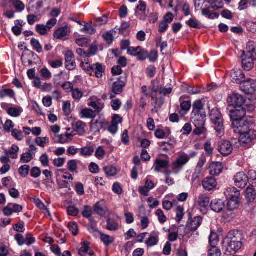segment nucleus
Masks as SVG:
<instances>
[{
  "label": "nucleus",
  "instance_id": "nucleus-1",
  "mask_svg": "<svg viewBox=\"0 0 256 256\" xmlns=\"http://www.w3.org/2000/svg\"><path fill=\"white\" fill-rule=\"evenodd\" d=\"M236 128L234 130L235 133L240 134V141L243 146L250 147L252 144L253 142L256 140V130L250 129L248 124L242 126L238 127L236 122L234 123Z\"/></svg>",
  "mask_w": 256,
  "mask_h": 256
},
{
  "label": "nucleus",
  "instance_id": "nucleus-2",
  "mask_svg": "<svg viewBox=\"0 0 256 256\" xmlns=\"http://www.w3.org/2000/svg\"><path fill=\"white\" fill-rule=\"evenodd\" d=\"M243 238V235L239 230H230L224 241L227 246L226 250L235 254L242 248Z\"/></svg>",
  "mask_w": 256,
  "mask_h": 256
},
{
  "label": "nucleus",
  "instance_id": "nucleus-3",
  "mask_svg": "<svg viewBox=\"0 0 256 256\" xmlns=\"http://www.w3.org/2000/svg\"><path fill=\"white\" fill-rule=\"evenodd\" d=\"M210 117L212 123L214 124L217 136L221 138L224 133V122L222 114L218 108L212 109Z\"/></svg>",
  "mask_w": 256,
  "mask_h": 256
},
{
  "label": "nucleus",
  "instance_id": "nucleus-4",
  "mask_svg": "<svg viewBox=\"0 0 256 256\" xmlns=\"http://www.w3.org/2000/svg\"><path fill=\"white\" fill-rule=\"evenodd\" d=\"M246 114V110L243 106L234 107L232 109L230 110L229 116L232 121V126L234 130L236 128V126L234 124L236 122L238 127L247 124L246 122L242 120Z\"/></svg>",
  "mask_w": 256,
  "mask_h": 256
},
{
  "label": "nucleus",
  "instance_id": "nucleus-5",
  "mask_svg": "<svg viewBox=\"0 0 256 256\" xmlns=\"http://www.w3.org/2000/svg\"><path fill=\"white\" fill-rule=\"evenodd\" d=\"M254 52V48L244 53L242 56V68L246 71H250L254 66V58L252 56V52Z\"/></svg>",
  "mask_w": 256,
  "mask_h": 256
},
{
  "label": "nucleus",
  "instance_id": "nucleus-6",
  "mask_svg": "<svg viewBox=\"0 0 256 256\" xmlns=\"http://www.w3.org/2000/svg\"><path fill=\"white\" fill-rule=\"evenodd\" d=\"M240 90L246 94H253L256 89V82L254 80L248 78L240 84Z\"/></svg>",
  "mask_w": 256,
  "mask_h": 256
},
{
  "label": "nucleus",
  "instance_id": "nucleus-7",
  "mask_svg": "<svg viewBox=\"0 0 256 256\" xmlns=\"http://www.w3.org/2000/svg\"><path fill=\"white\" fill-rule=\"evenodd\" d=\"M228 102L230 106L233 107L243 106L245 103L246 100L244 97L237 93H234L228 98Z\"/></svg>",
  "mask_w": 256,
  "mask_h": 256
},
{
  "label": "nucleus",
  "instance_id": "nucleus-8",
  "mask_svg": "<svg viewBox=\"0 0 256 256\" xmlns=\"http://www.w3.org/2000/svg\"><path fill=\"white\" fill-rule=\"evenodd\" d=\"M217 150L222 156H227L232 152L233 146L230 142L222 140L218 143Z\"/></svg>",
  "mask_w": 256,
  "mask_h": 256
},
{
  "label": "nucleus",
  "instance_id": "nucleus-9",
  "mask_svg": "<svg viewBox=\"0 0 256 256\" xmlns=\"http://www.w3.org/2000/svg\"><path fill=\"white\" fill-rule=\"evenodd\" d=\"M188 154H183L180 156L175 162L172 164V168L174 170L180 171L189 162Z\"/></svg>",
  "mask_w": 256,
  "mask_h": 256
},
{
  "label": "nucleus",
  "instance_id": "nucleus-10",
  "mask_svg": "<svg viewBox=\"0 0 256 256\" xmlns=\"http://www.w3.org/2000/svg\"><path fill=\"white\" fill-rule=\"evenodd\" d=\"M234 180L235 185L240 188H244L249 181L248 176L243 172L237 173Z\"/></svg>",
  "mask_w": 256,
  "mask_h": 256
},
{
  "label": "nucleus",
  "instance_id": "nucleus-11",
  "mask_svg": "<svg viewBox=\"0 0 256 256\" xmlns=\"http://www.w3.org/2000/svg\"><path fill=\"white\" fill-rule=\"evenodd\" d=\"M146 3L142 0L139 1L136 10V14L138 18L140 20H145L148 16L146 13Z\"/></svg>",
  "mask_w": 256,
  "mask_h": 256
},
{
  "label": "nucleus",
  "instance_id": "nucleus-12",
  "mask_svg": "<svg viewBox=\"0 0 256 256\" xmlns=\"http://www.w3.org/2000/svg\"><path fill=\"white\" fill-rule=\"evenodd\" d=\"M206 162V158L204 156H202L195 168L194 172L192 175V180L195 182L198 179L202 171V167Z\"/></svg>",
  "mask_w": 256,
  "mask_h": 256
},
{
  "label": "nucleus",
  "instance_id": "nucleus-13",
  "mask_svg": "<svg viewBox=\"0 0 256 256\" xmlns=\"http://www.w3.org/2000/svg\"><path fill=\"white\" fill-rule=\"evenodd\" d=\"M108 124V122L105 119L99 118L95 121H92L90 122V130L94 132H99L104 126Z\"/></svg>",
  "mask_w": 256,
  "mask_h": 256
},
{
  "label": "nucleus",
  "instance_id": "nucleus-14",
  "mask_svg": "<svg viewBox=\"0 0 256 256\" xmlns=\"http://www.w3.org/2000/svg\"><path fill=\"white\" fill-rule=\"evenodd\" d=\"M65 68L68 70H72L76 67L74 54L70 50H68L64 54Z\"/></svg>",
  "mask_w": 256,
  "mask_h": 256
},
{
  "label": "nucleus",
  "instance_id": "nucleus-15",
  "mask_svg": "<svg viewBox=\"0 0 256 256\" xmlns=\"http://www.w3.org/2000/svg\"><path fill=\"white\" fill-rule=\"evenodd\" d=\"M94 211L97 214L102 216L108 212V208L106 202L104 200H100L94 206Z\"/></svg>",
  "mask_w": 256,
  "mask_h": 256
},
{
  "label": "nucleus",
  "instance_id": "nucleus-16",
  "mask_svg": "<svg viewBox=\"0 0 256 256\" xmlns=\"http://www.w3.org/2000/svg\"><path fill=\"white\" fill-rule=\"evenodd\" d=\"M125 84L122 81L114 82L112 84V92L109 94L110 99H113L116 95L120 94Z\"/></svg>",
  "mask_w": 256,
  "mask_h": 256
},
{
  "label": "nucleus",
  "instance_id": "nucleus-17",
  "mask_svg": "<svg viewBox=\"0 0 256 256\" xmlns=\"http://www.w3.org/2000/svg\"><path fill=\"white\" fill-rule=\"evenodd\" d=\"M74 136V134L68 132L62 134H55L53 140L55 143L64 144L70 142Z\"/></svg>",
  "mask_w": 256,
  "mask_h": 256
},
{
  "label": "nucleus",
  "instance_id": "nucleus-18",
  "mask_svg": "<svg viewBox=\"0 0 256 256\" xmlns=\"http://www.w3.org/2000/svg\"><path fill=\"white\" fill-rule=\"evenodd\" d=\"M232 82L234 83L240 84L244 80L245 75L242 70L234 68L230 74Z\"/></svg>",
  "mask_w": 256,
  "mask_h": 256
},
{
  "label": "nucleus",
  "instance_id": "nucleus-19",
  "mask_svg": "<svg viewBox=\"0 0 256 256\" xmlns=\"http://www.w3.org/2000/svg\"><path fill=\"white\" fill-rule=\"evenodd\" d=\"M202 222V217L200 216H195L187 224L186 228L191 232H194L200 227Z\"/></svg>",
  "mask_w": 256,
  "mask_h": 256
},
{
  "label": "nucleus",
  "instance_id": "nucleus-20",
  "mask_svg": "<svg viewBox=\"0 0 256 256\" xmlns=\"http://www.w3.org/2000/svg\"><path fill=\"white\" fill-rule=\"evenodd\" d=\"M202 185L204 188L206 190L210 191L216 187L217 182L215 178L207 177L202 180Z\"/></svg>",
  "mask_w": 256,
  "mask_h": 256
},
{
  "label": "nucleus",
  "instance_id": "nucleus-21",
  "mask_svg": "<svg viewBox=\"0 0 256 256\" xmlns=\"http://www.w3.org/2000/svg\"><path fill=\"white\" fill-rule=\"evenodd\" d=\"M206 114H202L198 112L192 118V122L195 126H204L206 122Z\"/></svg>",
  "mask_w": 256,
  "mask_h": 256
},
{
  "label": "nucleus",
  "instance_id": "nucleus-22",
  "mask_svg": "<svg viewBox=\"0 0 256 256\" xmlns=\"http://www.w3.org/2000/svg\"><path fill=\"white\" fill-rule=\"evenodd\" d=\"M210 173L212 176H218L223 169L222 164L220 162H213L210 166Z\"/></svg>",
  "mask_w": 256,
  "mask_h": 256
},
{
  "label": "nucleus",
  "instance_id": "nucleus-23",
  "mask_svg": "<svg viewBox=\"0 0 256 256\" xmlns=\"http://www.w3.org/2000/svg\"><path fill=\"white\" fill-rule=\"evenodd\" d=\"M210 198L206 194H200L198 198L196 203L201 208V211H202V208L206 210L208 208L210 204Z\"/></svg>",
  "mask_w": 256,
  "mask_h": 256
},
{
  "label": "nucleus",
  "instance_id": "nucleus-24",
  "mask_svg": "<svg viewBox=\"0 0 256 256\" xmlns=\"http://www.w3.org/2000/svg\"><path fill=\"white\" fill-rule=\"evenodd\" d=\"M225 204L224 201L220 199H215L212 201L210 207L213 211L216 212H220L224 208Z\"/></svg>",
  "mask_w": 256,
  "mask_h": 256
},
{
  "label": "nucleus",
  "instance_id": "nucleus-25",
  "mask_svg": "<svg viewBox=\"0 0 256 256\" xmlns=\"http://www.w3.org/2000/svg\"><path fill=\"white\" fill-rule=\"evenodd\" d=\"M169 166V162L167 160L156 159L154 165V168L156 172H160L162 169H166Z\"/></svg>",
  "mask_w": 256,
  "mask_h": 256
},
{
  "label": "nucleus",
  "instance_id": "nucleus-26",
  "mask_svg": "<svg viewBox=\"0 0 256 256\" xmlns=\"http://www.w3.org/2000/svg\"><path fill=\"white\" fill-rule=\"evenodd\" d=\"M72 126L74 130L80 136H82L86 133V124L81 120L72 122Z\"/></svg>",
  "mask_w": 256,
  "mask_h": 256
},
{
  "label": "nucleus",
  "instance_id": "nucleus-27",
  "mask_svg": "<svg viewBox=\"0 0 256 256\" xmlns=\"http://www.w3.org/2000/svg\"><path fill=\"white\" fill-rule=\"evenodd\" d=\"M224 194L226 198H239L240 192L236 188L230 187L226 190Z\"/></svg>",
  "mask_w": 256,
  "mask_h": 256
},
{
  "label": "nucleus",
  "instance_id": "nucleus-28",
  "mask_svg": "<svg viewBox=\"0 0 256 256\" xmlns=\"http://www.w3.org/2000/svg\"><path fill=\"white\" fill-rule=\"evenodd\" d=\"M92 73L94 72L95 76L97 78H102L104 73L105 68L98 62L92 65Z\"/></svg>",
  "mask_w": 256,
  "mask_h": 256
},
{
  "label": "nucleus",
  "instance_id": "nucleus-29",
  "mask_svg": "<svg viewBox=\"0 0 256 256\" xmlns=\"http://www.w3.org/2000/svg\"><path fill=\"white\" fill-rule=\"evenodd\" d=\"M246 198L248 202H252L256 198V192L253 186H248L245 192Z\"/></svg>",
  "mask_w": 256,
  "mask_h": 256
},
{
  "label": "nucleus",
  "instance_id": "nucleus-30",
  "mask_svg": "<svg viewBox=\"0 0 256 256\" xmlns=\"http://www.w3.org/2000/svg\"><path fill=\"white\" fill-rule=\"evenodd\" d=\"M159 241V234L154 232L151 234L150 236L146 241V244L148 247H152L156 245Z\"/></svg>",
  "mask_w": 256,
  "mask_h": 256
},
{
  "label": "nucleus",
  "instance_id": "nucleus-31",
  "mask_svg": "<svg viewBox=\"0 0 256 256\" xmlns=\"http://www.w3.org/2000/svg\"><path fill=\"white\" fill-rule=\"evenodd\" d=\"M70 33L69 28L67 26L62 27L57 30L54 33V36L57 39H62L68 35Z\"/></svg>",
  "mask_w": 256,
  "mask_h": 256
},
{
  "label": "nucleus",
  "instance_id": "nucleus-32",
  "mask_svg": "<svg viewBox=\"0 0 256 256\" xmlns=\"http://www.w3.org/2000/svg\"><path fill=\"white\" fill-rule=\"evenodd\" d=\"M88 242H84L82 243V246L79 250L78 254L80 256H92L94 252L90 250Z\"/></svg>",
  "mask_w": 256,
  "mask_h": 256
},
{
  "label": "nucleus",
  "instance_id": "nucleus-33",
  "mask_svg": "<svg viewBox=\"0 0 256 256\" xmlns=\"http://www.w3.org/2000/svg\"><path fill=\"white\" fill-rule=\"evenodd\" d=\"M106 229L110 231H116L118 228V224L114 218H108L106 220Z\"/></svg>",
  "mask_w": 256,
  "mask_h": 256
},
{
  "label": "nucleus",
  "instance_id": "nucleus-34",
  "mask_svg": "<svg viewBox=\"0 0 256 256\" xmlns=\"http://www.w3.org/2000/svg\"><path fill=\"white\" fill-rule=\"evenodd\" d=\"M81 118H94L96 117L94 112L91 109L84 108L80 112Z\"/></svg>",
  "mask_w": 256,
  "mask_h": 256
},
{
  "label": "nucleus",
  "instance_id": "nucleus-35",
  "mask_svg": "<svg viewBox=\"0 0 256 256\" xmlns=\"http://www.w3.org/2000/svg\"><path fill=\"white\" fill-rule=\"evenodd\" d=\"M228 208L230 210H233L239 206V198H227Z\"/></svg>",
  "mask_w": 256,
  "mask_h": 256
},
{
  "label": "nucleus",
  "instance_id": "nucleus-36",
  "mask_svg": "<svg viewBox=\"0 0 256 256\" xmlns=\"http://www.w3.org/2000/svg\"><path fill=\"white\" fill-rule=\"evenodd\" d=\"M16 26L12 28V31L16 36H19L22 33V27L23 26V22L20 20H16L15 22Z\"/></svg>",
  "mask_w": 256,
  "mask_h": 256
},
{
  "label": "nucleus",
  "instance_id": "nucleus-37",
  "mask_svg": "<svg viewBox=\"0 0 256 256\" xmlns=\"http://www.w3.org/2000/svg\"><path fill=\"white\" fill-rule=\"evenodd\" d=\"M19 148L17 146L14 145L9 150L6 151V154L11 158L16 159L18 158V152Z\"/></svg>",
  "mask_w": 256,
  "mask_h": 256
},
{
  "label": "nucleus",
  "instance_id": "nucleus-38",
  "mask_svg": "<svg viewBox=\"0 0 256 256\" xmlns=\"http://www.w3.org/2000/svg\"><path fill=\"white\" fill-rule=\"evenodd\" d=\"M116 33L114 30H112L102 34V38L107 43L112 44L114 40V34Z\"/></svg>",
  "mask_w": 256,
  "mask_h": 256
},
{
  "label": "nucleus",
  "instance_id": "nucleus-39",
  "mask_svg": "<svg viewBox=\"0 0 256 256\" xmlns=\"http://www.w3.org/2000/svg\"><path fill=\"white\" fill-rule=\"evenodd\" d=\"M22 110L21 108H10L7 110L8 114L12 116L18 117L22 112Z\"/></svg>",
  "mask_w": 256,
  "mask_h": 256
},
{
  "label": "nucleus",
  "instance_id": "nucleus-40",
  "mask_svg": "<svg viewBox=\"0 0 256 256\" xmlns=\"http://www.w3.org/2000/svg\"><path fill=\"white\" fill-rule=\"evenodd\" d=\"M218 236L216 232H211L209 236V242L212 248H216V246L218 242Z\"/></svg>",
  "mask_w": 256,
  "mask_h": 256
},
{
  "label": "nucleus",
  "instance_id": "nucleus-41",
  "mask_svg": "<svg viewBox=\"0 0 256 256\" xmlns=\"http://www.w3.org/2000/svg\"><path fill=\"white\" fill-rule=\"evenodd\" d=\"M94 152V148L92 146H86L80 150V154L84 156H90Z\"/></svg>",
  "mask_w": 256,
  "mask_h": 256
},
{
  "label": "nucleus",
  "instance_id": "nucleus-42",
  "mask_svg": "<svg viewBox=\"0 0 256 256\" xmlns=\"http://www.w3.org/2000/svg\"><path fill=\"white\" fill-rule=\"evenodd\" d=\"M176 212V216L175 220L177 222H180L182 219L184 214V208L182 206H178L177 207Z\"/></svg>",
  "mask_w": 256,
  "mask_h": 256
},
{
  "label": "nucleus",
  "instance_id": "nucleus-43",
  "mask_svg": "<svg viewBox=\"0 0 256 256\" xmlns=\"http://www.w3.org/2000/svg\"><path fill=\"white\" fill-rule=\"evenodd\" d=\"M89 106L94 108L96 112H100L104 108V104L100 100L96 102H92L89 104Z\"/></svg>",
  "mask_w": 256,
  "mask_h": 256
},
{
  "label": "nucleus",
  "instance_id": "nucleus-44",
  "mask_svg": "<svg viewBox=\"0 0 256 256\" xmlns=\"http://www.w3.org/2000/svg\"><path fill=\"white\" fill-rule=\"evenodd\" d=\"M186 24L190 28H200L202 26L200 23L196 18H191Z\"/></svg>",
  "mask_w": 256,
  "mask_h": 256
},
{
  "label": "nucleus",
  "instance_id": "nucleus-45",
  "mask_svg": "<svg viewBox=\"0 0 256 256\" xmlns=\"http://www.w3.org/2000/svg\"><path fill=\"white\" fill-rule=\"evenodd\" d=\"M48 26L46 25L38 24L36 26V32L41 35H45L50 30Z\"/></svg>",
  "mask_w": 256,
  "mask_h": 256
},
{
  "label": "nucleus",
  "instance_id": "nucleus-46",
  "mask_svg": "<svg viewBox=\"0 0 256 256\" xmlns=\"http://www.w3.org/2000/svg\"><path fill=\"white\" fill-rule=\"evenodd\" d=\"M35 204L36 205V206L41 210H42V212L44 213L45 215H46L47 214L48 216H50V212L48 209L46 208V206L44 204L43 202L41 200H40L39 199H37L35 200Z\"/></svg>",
  "mask_w": 256,
  "mask_h": 256
},
{
  "label": "nucleus",
  "instance_id": "nucleus-47",
  "mask_svg": "<svg viewBox=\"0 0 256 256\" xmlns=\"http://www.w3.org/2000/svg\"><path fill=\"white\" fill-rule=\"evenodd\" d=\"M100 240L106 246L112 244L114 240V238L112 237L104 234H101Z\"/></svg>",
  "mask_w": 256,
  "mask_h": 256
},
{
  "label": "nucleus",
  "instance_id": "nucleus-48",
  "mask_svg": "<svg viewBox=\"0 0 256 256\" xmlns=\"http://www.w3.org/2000/svg\"><path fill=\"white\" fill-rule=\"evenodd\" d=\"M80 32H86L90 34H93L96 32V30L90 24L87 23L84 26L83 28L80 29Z\"/></svg>",
  "mask_w": 256,
  "mask_h": 256
},
{
  "label": "nucleus",
  "instance_id": "nucleus-49",
  "mask_svg": "<svg viewBox=\"0 0 256 256\" xmlns=\"http://www.w3.org/2000/svg\"><path fill=\"white\" fill-rule=\"evenodd\" d=\"M104 170L106 175L110 176H114L117 172L116 168L112 166H105Z\"/></svg>",
  "mask_w": 256,
  "mask_h": 256
},
{
  "label": "nucleus",
  "instance_id": "nucleus-50",
  "mask_svg": "<svg viewBox=\"0 0 256 256\" xmlns=\"http://www.w3.org/2000/svg\"><path fill=\"white\" fill-rule=\"evenodd\" d=\"M6 96H8L10 98H14V92L10 89H5L0 90V98H3Z\"/></svg>",
  "mask_w": 256,
  "mask_h": 256
},
{
  "label": "nucleus",
  "instance_id": "nucleus-51",
  "mask_svg": "<svg viewBox=\"0 0 256 256\" xmlns=\"http://www.w3.org/2000/svg\"><path fill=\"white\" fill-rule=\"evenodd\" d=\"M138 59L139 60H145L148 57V52L147 50L142 48L140 47L138 51V54H136Z\"/></svg>",
  "mask_w": 256,
  "mask_h": 256
},
{
  "label": "nucleus",
  "instance_id": "nucleus-52",
  "mask_svg": "<svg viewBox=\"0 0 256 256\" xmlns=\"http://www.w3.org/2000/svg\"><path fill=\"white\" fill-rule=\"evenodd\" d=\"M34 158L32 154L28 152L21 156L20 160L24 163L30 162Z\"/></svg>",
  "mask_w": 256,
  "mask_h": 256
},
{
  "label": "nucleus",
  "instance_id": "nucleus-53",
  "mask_svg": "<svg viewBox=\"0 0 256 256\" xmlns=\"http://www.w3.org/2000/svg\"><path fill=\"white\" fill-rule=\"evenodd\" d=\"M35 142L40 147L44 148V144L49 142V138L48 137H37L35 140Z\"/></svg>",
  "mask_w": 256,
  "mask_h": 256
},
{
  "label": "nucleus",
  "instance_id": "nucleus-54",
  "mask_svg": "<svg viewBox=\"0 0 256 256\" xmlns=\"http://www.w3.org/2000/svg\"><path fill=\"white\" fill-rule=\"evenodd\" d=\"M30 44L34 50H36L38 52L40 53L42 52V46L37 40L32 38Z\"/></svg>",
  "mask_w": 256,
  "mask_h": 256
},
{
  "label": "nucleus",
  "instance_id": "nucleus-55",
  "mask_svg": "<svg viewBox=\"0 0 256 256\" xmlns=\"http://www.w3.org/2000/svg\"><path fill=\"white\" fill-rule=\"evenodd\" d=\"M30 168V166L26 164L21 166L18 170L20 174L23 177L26 176L28 174Z\"/></svg>",
  "mask_w": 256,
  "mask_h": 256
},
{
  "label": "nucleus",
  "instance_id": "nucleus-56",
  "mask_svg": "<svg viewBox=\"0 0 256 256\" xmlns=\"http://www.w3.org/2000/svg\"><path fill=\"white\" fill-rule=\"evenodd\" d=\"M72 92V97L76 100H80L84 95V92L79 88L73 89Z\"/></svg>",
  "mask_w": 256,
  "mask_h": 256
},
{
  "label": "nucleus",
  "instance_id": "nucleus-57",
  "mask_svg": "<svg viewBox=\"0 0 256 256\" xmlns=\"http://www.w3.org/2000/svg\"><path fill=\"white\" fill-rule=\"evenodd\" d=\"M82 214L84 218H90L92 215V209L91 207L88 206H85Z\"/></svg>",
  "mask_w": 256,
  "mask_h": 256
},
{
  "label": "nucleus",
  "instance_id": "nucleus-58",
  "mask_svg": "<svg viewBox=\"0 0 256 256\" xmlns=\"http://www.w3.org/2000/svg\"><path fill=\"white\" fill-rule=\"evenodd\" d=\"M156 214L158 216V220L160 224H164L166 221V217L161 209L157 210Z\"/></svg>",
  "mask_w": 256,
  "mask_h": 256
},
{
  "label": "nucleus",
  "instance_id": "nucleus-59",
  "mask_svg": "<svg viewBox=\"0 0 256 256\" xmlns=\"http://www.w3.org/2000/svg\"><path fill=\"white\" fill-rule=\"evenodd\" d=\"M40 162L44 167L49 166V158L47 154H44L40 158Z\"/></svg>",
  "mask_w": 256,
  "mask_h": 256
},
{
  "label": "nucleus",
  "instance_id": "nucleus-60",
  "mask_svg": "<svg viewBox=\"0 0 256 256\" xmlns=\"http://www.w3.org/2000/svg\"><path fill=\"white\" fill-rule=\"evenodd\" d=\"M98 50V44L96 42H94L90 46L88 51L87 52V56L90 57L94 55Z\"/></svg>",
  "mask_w": 256,
  "mask_h": 256
},
{
  "label": "nucleus",
  "instance_id": "nucleus-61",
  "mask_svg": "<svg viewBox=\"0 0 256 256\" xmlns=\"http://www.w3.org/2000/svg\"><path fill=\"white\" fill-rule=\"evenodd\" d=\"M68 228L74 236H76L78 234V226L76 222H70L68 224Z\"/></svg>",
  "mask_w": 256,
  "mask_h": 256
},
{
  "label": "nucleus",
  "instance_id": "nucleus-62",
  "mask_svg": "<svg viewBox=\"0 0 256 256\" xmlns=\"http://www.w3.org/2000/svg\"><path fill=\"white\" fill-rule=\"evenodd\" d=\"M177 204L176 200H174L173 202H171L169 200H164L162 202L163 208L166 210H170L174 205Z\"/></svg>",
  "mask_w": 256,
  "mask_h": 256
},
{
  "label": "nucleus",
  "instance_id": "nucleus-63",
  "mask_svg": "<svg viewBox=\"0 0 256 256\" xmlns=\"http://www.w3.org/2000/svg\"><path fill=\"white\" fill-rule=\"evenodd\" d=\"M68 168L71 172H75L78 168L77 162L76 160H70L68 162Z\"/></svg>",
  "mask_w": 256,
  "mask_h": 256
},
{
  "label": "nucleus",
  "instance_id": "nucleus-64",
  "mask_svg": "<svg viewBox=\"0 0 256 256\" xmlns=\"http://www.w3.org/2000/svg\"><path fill=\"white\" fill-rule=\"evenodd\" d=\"M106 154L105 150H104L102 146H98L95 153V156L98 159H102Z\"/></svg>",
  "mask_w": 256,
  "mask_h": 256
}]
</instances>
